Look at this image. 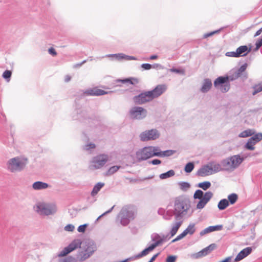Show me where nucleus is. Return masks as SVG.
<instances>
[{"label": "nucleus", "mask_w": 262, "mask_h": 262, "mask_svg": "<svg viewBox=\"0 0 262 262\" xmlns=\"http://www.w3.org/2000/svg\"><path fill=\"white\" fill-rule=\"evenodd\" d=\"M215 247L216 245L215 244H211L208 246L206 247V248L208 250V252L210 253L212 251H213L215 249Z\"/></svg>", "instance_id": "58"}, {"label": "nucleus", "mask_w": 262, "mask_h": 262, "mask_svg": "<svg viewBox=\"0 0 262 262\" xmlns=\"http://www.w3.org/2000/svg\"><path fill=\"white\" fill-rule=\"evenodd\" d=\"M191 209V201L186 195L176 197L173 201V209H171L172 216L176 220H181L187 216Z\"/></svg>", "instance_id": "2"}, {"label": "nucleus", "mask_w": 262, "mask_h": 262, "mask_svg": "<svg viewBox=\"0 0 262 262\" xmlns=\"http://www.w3.org/2000/svg\"><path fill=\"white\" fill-rule=\"evenodd\" d=\"M159 254L160 253H157V254L154 255L148 262H154L156 258L158 256Z\"/></svg>", "instance_id": "62"}, {"label": "nucleus", "mask_w": 262, "mask_h": 262, "mask_svg": "<svg viewBox=\"0 0 262 262\" xmlns=\"http://www.w3.org/2000/svg\"><path fill=\"white\" fill-rule=\"evenodd\" d=\"M150 149V146H145L137 150L136 152V157L137 161L141 162L153 157Z\"/></svg>", "instance_id": "13"}, {"label": "nucleus", "mask_w": 262, "mask_h": 262, "mask_svg": "<svg viewBox=\"0 0 262 262\" xmlns=\"http://www.w3.org/2000/svg\"><path fill=\"white\" fill-rule=\"evenodd\" d=\"M221 28L219 29V30H215V31H212V32H209V33H205L203 35V38H206L208 37H210V36H212L213 35L215 34V33H218L221 30Z\"/></svg>", "instance_id": "49"}, {"label": "nucleus", "mask_w": 262, "mask_h": 262, "mask_svg": "<svg viewBox=\"0 0 262 262\" xmlns=\"http://www.w3.org/2000/svg\"><path fill=\"white\" fill-rule=\"evenodd\" d=\"M255 50H257L259 49V48L262 46V37L261 38L257 39L256 42H255Z\"/></svg>", "instance_id": "55"}, {"label": "nucleus", "mask_w": 262, "mask_h": 262, "mask_svg": "<svg viewBox=\"0 0 262 262\" xmlns=\"http://www.w3.org/2000/svg\"><path fill=\"white\" fill-rule=\"evenodd\" d=\"M49 187L48 183L41 181H36L32 185V188L34 190H38L45 189Z\"/></svg>", "instance_id": "26"}, {"label": "nucleus", "mask_w": 262, "mask_h": 262, "mask_svg": "<svg viewBox=\"0 0 262 262\" xmlns=\"http://www.w3.org/2000/svg\"><path fill=\"white\" fill-rule=\"evenodd\" d=\"M153 99L149 92L143 91L139 94L133 97V101L135 104L142 105L146 103L150 102Z\"/></svg>", "instance_id": "11"}, {"label": "nucleus", "mask_w": 262, "mask_h": 262, "mask_svg": "<svg viewBox=\"0 0 262 262\" xmlns=\"http://www.w3.org/2000/svg\"><path fill=\"white\" fill-rule=\"evenodd\" d=\"M129 114L133 119L142 120L147 116V111L141 106H134L129 110Z\"/></svg>", "instance_id": "12"}, {"label": "nucleus", "mask_w": 262, "mask_h": 262, "mask_svg": "<svg viewBox=\"0 0 262 262\" xmlns=\"http://www.w3.org/2000/svg\"><path fill=\"white\" fill-rule=\"evenodd\" d=\"M141 67L144 70H148L152 68V65L147 63H142Z\"/></svg>", "instance_id": "53"}, {"label": "nucleus", "mask_w": 262, "mask_h": 262, "mask_svg": "<svg viewBox=\"0 0 262 262\" xmlns=\"http://www.w3.org/2000/svg\"><path fill=\"white\" fill-rule=\"evenodd\" d=\"M229 206V201L226 199L221 200L217 204V208L220 210H224Z\"/></svg>", "instance_id": "29"}, {"label": "nucleus", "mask_w": 262, "mask_h": 262, "mask_svg": "<svg viewBox=\"0 0 262 262\" xmlns=\"http://www.w3.org/2000/svg\"><path fill=\"white\" fill-rule=\"evenodd\" d=\"M195 232V224L194 223H190L187 226L186 229L183 231V232L185 233L186 236L187 234L192 235Z\"/></svg>", "instance_id": "30"}, {"label": "nucleus", "mask_w": 262, "mask_h": 262, "mask_svg": "<svg viewBox=\"0 0 262 262\" xmlns=\"http://www.w3.org/2000/svg\"><path fill=\"white\" fill-rule=\"evenodd\" d=\"M115 205H114L112 208H111L109 210H108L107 211H105V212H104L103 213H102L101 215H100V216H101V217L104 216V215L111 213L113 209L114 208Z\"/></svg>", "instance_id": "61"}, {"label": "nucleus", "mask_w": 262, "mask_h": 262, "mask_svg": "<svg viewBox=\"0 0 262 262\" xmlns=\"http://www.w3.org/2000/svg\"><path fill=\"white\" fill-rule=\"evenodd\" d=\"M12 75V72L10 70H6L4 72L2 77L6 80L7 82L10 80V78Z\"/></svg>", "instance_id": "43"}, {"label": "nucleus", "mask_w": 262, "mask_h": 262, "mask_svg": "<svg viewBox=\"0 0 262 262\" xmlns=\"http://www.w3.org/2000/svg\"><path fill=\"white\" fill-rule=\"evenodd\" d=\"M246 158L247 156L245 155L241 156L239 155H236L222 160L221 163L225 169H235L240 165Z\"/></svg>", "instance_id": "7"}, {"label": "nucleus", "mask_w": 262, "mask_h": 262, "mask_svg": "<svg viewBox=\"0 0 262 262\" xmlns=\"http://www.w3.org/2000/svg\"><path fill=\"white\" fill-rule=\"evenodd\" d=\"M155 244H151L148 247L144 249L143 251H142L140 253H138L136 255L135 257L136 259L140 258L142 257L146 256L148 254L149 252L152 251L154 249H155L157 247V245Z\"/></svg>", "instance_id": "21"}, {"label": "nucleus", "mask_w": 262, "mask_h": 262, "mask_svg": "<svg viewBox=\"0 0 262 262\" xmlns=\"http://www.w3.org/2000/svg\"><path fill=\"white\" fill-rule=\"evenodd\" d=\"M228 201H229V204L233 205L238 200V195L235 193H232L228 195L227 197Z\"/></svg>", "instance_id": "32"}, {"label": "nucleus", "mask_w": 262, "mask_h": 262, "mask_svg": "<svg viewBox=\"0 0 262 262\" xmlns=\"http://www.w3.org/2000/svg\"><path fill=\"white\" fill-rule=\"evenodd\" d=\"M209 164L212 169L211 171L212 172V174L221 171L224 169L221 167V166H222L221 164H220L219 163H214V162H211L209 163Z\"/></svg>", "instance_id": "27"}, {"label": "nucleus", "mask_w": 262, "mask_h": 262, "mask_svg": "<svg viewBox=\"0 0 262 262\" xmlns=\"http://www.w3.org/2000/svg\"><path fill=\"white\" fill-rule=\"evenodd\" d=\"M223 229V225H217L215 226H210L208 227L207 228L202 230L200 233V236H202L205 235L206 234L210 233L211 232H213L215 231H220Z\"/></svg>", "instance_id": "19"}, {"label": "nucleus", "mask_w": 262, "mask_h": 262, "mask_svg": "<svg viewBox=\"0 0 262 262\" xmlns=\"http://www.w3.org/2000/svg\"><path fill=\"white\" fill-rule=\"evenodd\" d=\"M104 57H115L116 59L120 60L121 59H125L126 60H137L138 59L135 56L126 55L123 53H118V54H107L103 56L102 58Z\"/></svg>", "instance_id": "17"}, {"label": "nucleus", "mask_w": 262, "mask_h": 262, "mask_svg": "<svg viewBox=\"0 0 262 262\" xmlns=\"http://www.w3.org/2000/svg\"><path fill=\"white\" fill-rule=\"evenodd\" d=\"M175 174V172L173 170H169L168 171L162 173L160 174L159 178L162 179H166L173 176Z\"/></svg>", "instance_id": "34"}, {"label": "nucleus", "mask_w": 262, "mask_h": 262, "mask_svg": "<svg viewBox=\"0 0 262 262\" xmlns=\"http://www.w3.org/2000/svg\"><path fill=\"white\" fill-rule=\"evenodd\" d=\"M251 47L248 48L247 46H241L237 48L236 52L237 53L238 57H243L246 56L248 53L251 51Z\"/></svg>", "instance_id": "22"}, {"label": "nucleus", "mask_w": 262, "mask_h": 262, "mask_svg": "<svg viewBox=\"0 0 262 262\" xmlns=\"http://www.w3.org/2000/svg\"><path fill=\"white\" fill-rule=\"evenodd\" d=\"M71 117L73 120H77L81 122H90L91 118L88 115L86 110L79 108L74 110L71 114Z\"/></svg>", "instance_id": "10"}, {"label": "nucleus", "mask_w": 262, "mask_h": 262, "mask_svg": "<svg viewBox=\"0 0 262 262\" xmlns=\"http://www.w3.org/2000/svg\"><path fill=\"white\" fill-rule=\"evenodd\" d=\"M170 71L172 72H174L178 74H184V71L182 70L176 69V68H172L170 69Z\"/></svg>", "instance_id": "56"}, {"label": "nucleus", "mask_w": 262, "mask_h": 262, "mask_svg": "<svg viewBox=\"0 0 262 262\" xmlns=\"http://www.w3.org/2000/svg\"><path fill=\"white\" fill-rule=\"evenodd\" d=\"M79 248L76 255V261H83L91 257L97 250L95 243L92 240L85 241L82 243L80 239H74L67 247H65L58 254L59 257L67 255L76 249Z\"/></svg>", "instance_id": "1"}, {"label": "nucleus", "mask_w": 262, "mask_h": 262, "mask_svg": "<svg viewBox=\"0 0 262 262\" xmlns=\"http://www.w3.org/2000/svg\"><path fill=\"white\" fill-rule=\"evenodd\" d=\"M176 152L174 150L168 149L165 151H162L161 157H169L174 154Z\"/></svg>", "instance_id": "44"}, {"label": "nucleus", "mask_w": 262, "mask_h": 262, "mask_svg": "<svg viewBox=\"0 0 262 262\" xmlns=\"http://www.w3.org/2000/svg\"><path fill=\"white\" fill-rule=\"evenodd\" d=\"M149 164L156 165L161 163V161L158 159H155L148 162Z\"/></svg>", "instance_id": "57"}, {"label": "nucleus", "mask_w": 262, "mask_h": 262, "mask_svg": "<svg viewBox=\"0 0 262 262\" xmlns=\"http://www.w3.org/2000/svg\"><path fill=\"white\" fill-rule=\"evenodd\" d=\"M160 133L157 129L152 128L146 130L140 133L139 138L141 141L145 142L155 140L160 137Z\"/></svg>", "instance_id": "9"}, {"label": "nucleus", "mask_w": 262, "mask_h": 262, "mask_svg": "<svg viewBox=\"0 0 262 262\" xmlns=\"http://www.w3.org/2000/svg\"><path fill=\"white\" fill-rule=\"evenodd\" d=\"M247 63H245L243 64L239 69L237 70H234L237 75H239V77L243 75V73L244 72L247 67Z\"/></svg>", "instance_id": "42"}, {"label": "nucleus", "mask_w": 262, "mask_h": 262, "mask_svg": "<svg viewBox=\"0 0 262 262\" xmlns=\"http://www.w3.org/2000/svg\"><path fill=\"white\" fill-rule=\"evenodd\" d=\"M48 52L49 54H50L52 56H54L57 55V52H56L55 50L52 47L49 49Z\"/></svg>", "instance_id": "59"}, {"label": "nucleus", "mask_w": 262, "mask_h": 262, "mask_svg": "<svg viewBox=\"0 0 262 262\" xmlns=\"http://www.w3.org/2000/svg\"><path fill=\"white\" fill-rule=\"evenodd\" d=\"M185 236H186V235L183 232L182 233H181L180 234H179V235H178L176 237H177V239H178V241H179V240L182 239L183 238H184Z\"/></svg>", "instance_id": "63"}, {"label": "nucleus", "mask_w": 262, "mask_h": 262, "mask_svg": "<svg viewBox=\"0 0 262 262\" xmlns=\"http://www.w3.org/2000/svg\"><path fill=\"white\" fill-rule=\"evenodd\" d=\"M115 205H114L112 208H111L109 210H108L107 211H105V212H104L103 213H102L101 215H100V216H101V217L104 216V215L111 213L113 209L114 208Z\"/></svg>", "instance_id": "60"}, {"label": "nucleus", "mask_w": 262, "mask_h": 262, "mask_svg": "<svg viewBox=\"0 0 262 262\" xmlns=\"http://www.w3.org/2000/svg\"><path fill=\"white\" fill-rule=\"evenodd\" d=\"M254 142H251V140H248L247 142L244 145V148L249 150H253L255 149Z\"/></svg>", "instance_id": "45"}, {"label": "nucleus", "mask_w": 262, "mask_h": 262, "mask_svg": "<svg viewBox=\"0 0 262 262\" xmlns=\"http://www.w3.org/2000/svg\"><path fill=\"white\" fill-rule=\"evenodd\" d=\"M248 140H251V142H254L253 143L255 144L262 140V133H257L250 137Z\"/></svg>", "instance_id": "36"}, {"label": "nucleus", "mask_w": 262, "mask_h": 262, "mask_svg": "<svg viewBox=\"0 0 262 262\" xmlns=\"http://www.w3.org/2000/svg\"><path fill=\"white\" fill-rule=\"evenodd\" d=\"M252 89L254 91L252 94L254 96L262 91V84L261 83L255 84L252 86Z\"/></svg>", "instance_id": "39"}, {"label": "nucleus", "mask_w": 262, "mask_h": 262, "mask_svg": "<svg viewBox=\"0 0 262 262\" xmlns=\"http://www.w3.org/2000/svg\"><path fill=\"white\" fill-rule=\"evenodd\" d=\"M113 91H105L98 89L97 87L90 88L86 90L83 94L86 96H102L112 93Z\"/></svg>", "instance_id": "15"}, {"label": "nucleus", "mask_w": 262, "mask_h": 262, "mask_svg": "<svg viewBox=\"0 0 262 262\" xmlns=\"http://www.w3.org/2000/svg\"><path fill=\"white\" fill-rule=\"evenodd\" d=\"M211 186V184L209 181H204L203 182H201L198 183L196 186L199 188H201L203 190H207L209 189Z\"/></svg>", "instance_id": "35"}, {"label": "nucleus", "mask_w": 262, "mask_h": 262, "mask_svg": "<svg viewBox=\"0 0 262 262\" xmlns=\"http://www.w3.org/2000/svg\"><path fill=\"white\" fill-rule=\"evenodd\" d=\"M28 159L16 157L9 159L7 163V168L11 172L21 171L26 166Z\"/></svg>", "instance_id": "6"}, {"label": "nucleus", "mask_w": 262, "mask_h": 262, "mask_svg": "<svg viewBox=\"0 0 262 262\" xmlns=\"http://www.w3.org/2000/svg\"><path fill=\"white\" fill-rule=\"evenodd\" d=\"M59 262H76V260L74 257L69 256L60 259Z\"/></svg>", "instance_id": "47"}, {"label": "nucleus", "mask_w": 262, "mask_h": 262, "mask_svg": "<svg viewBox=\"0 0 262 262\" xmlns=\"http://www.w3.org/2000/svg\"><path fill=\"white\" fill-rule=\"evenodd\" d=\"M177 256L169 255L166 259V262H175L177 259Z\"/></svg>", "instance_id": "51"}, {"label": "nucleus", "mask_w": 262, "mask_h": 262, "mask_svg": "<svg viewBox=\"0 0 262 262\" xmlns=\"http://www.w3.org/2000/svg\"><path fill=\"white\" fill-rule=\"evenodd\" d=\"M96 147V145L94 143H90L85 144L83 146V149L89 151L92 149H94Z\"/></svg>", "instance_id": "46"}, {"label": "nucleus", "mask_w": 262, "mask_h": 262, "mask_svg": "<svg viewBox=\"0 0 262 262\" xmlns=\"http://www.w3.org/2000/svg\"><path fill=\"white\" fill-rule=\"evenodd\" d=\"M118 81H120L123 83L128 82L133 85L138 83V80L135 78H126L122 80L119 79Z\"/></svg>", "instance_id": "38"}, {"label": "nucleus", "mask_w": 262, "mask_h": 262, "mask_svg": "<svg viewBox=\"0 0 262 262\" xmlns=\"http://www.w3.org/2000/svg\"><path fill=\"white\" fill-rule=\"evenodd\" d=\"M135 209L133 206L126 205L122 207L116 216V221L123 226H127L135 218Z\"/></svg>", "instance_id": "4"}, {"label": "nucleus", "mask_w": 262, "mask_h": 262, "mask_svg": "<svg viewBox=\"0 0 262 262\" xmlns=\"http://www.w3.org/2000/svg\"><path fill=\"white\" fill-rule=\"evenodd\" d=\"M159 215H163V218L166 220H170L172 217L171 209H168L166 211L163 208H160L158 210Z\"/></svg>", "instance_id": "23"}, {"label": "nucleus", "mask_w": 262, "mask_h": 262, "mask_svg": "<svg viewBox=\"0 0 262 262\" xmlns=\"http://www.w3.org/2000/svg\"><path fill=\"white\" fill-rule=\"evenodd\" d=\"M150 237L151 241L154 242L152 244H155L156 243V245H157V247L161 245L164 242V239L157 233H153L151 234Z\"/></svg>", "instance_id": "24"}, {"label": "nucleus", "mask_w": 262, "mask_h": 262, "mask_svg": "<svg viewBox=\"0 0 262 262\" xmlns=\"http://www.w3.org/2000/svg\"><path fill=\"white\" fill-rule=\"evenodd\" d=\"M104 186V183L102 182L97 183L93 187L91 194L92 196H95L100 189Z\"/></svg>", "instance_id": "28"}, {"label": "nucleus", "mask_w": 262, "mask_h": 262, "mask_svg": "<svg viewBox=\"0 0 262 262\" xmlns=\"http://www.w3.org/2000/svg\"><path fill=\"white\" fill-rule=\"evenodd\" d=\"M225 55L228 57H238L237 53L236 51L227 52Z\"/></svg>", "instance_id": "52"}, {"label": "nucleus", "mask_w": 262, "mask_h": 262, "mask_svg": "<svg viewBox=\"0 0 262 262\" xmlns=\"http://www.w3.org/2000/svg\"><path fill=\"white\" fill-rule=\"evenodd\" d=\"M87 226H88V224H83V225H80L78 227L77 231L79 232L83 233V232H85V231L86 230V228L87 227Z\"/></svg>", "instance_id": "50"}, {"label": "nucleus", "mask_w": 262, "mask_h": 262, "mask_svg": "<svg viewBox=\"0 0 262 262\" xmlns=\"http://www.w3.org/2000/svg\"><path fill=\"white\" fill-rule=\"evenodd\" d=\"M34 211L40 215H50L55 214L57 207L54 204L37 202L33 207Z\"/></svg>", "instance_id": "5"}, {"label": "nucleus", "mask_w": 262, "mask_h": 262, "mask_svg": "<svg viewBox=\"0 0 262 262\" xmlns=\"http://www.w3.org/2000/svg\"><path fill=\"white\" fill-rule=\"evenodd\" d=\"M194 167V164L193 162H190L187 163L186 165L185 166L184 168V171L186 173H190L191 172Z\"/></svg>", "instance_id": "41"}, {"label": "nucleus", "mask_w": 262, "mask_h": 262, "mask_svg": "<svg viewBox=\"0 0 262 262\" xmlns=\"http://www.w3.org/2000/svg\"><path fill=\"white\" fill-rule=\"evenodd\" d=\"M119 168H120V166H112L108 169V170L107 171V173L109 174H113V173H114L115 172L117 171L119 169Z\"/></svg>", "instance_id": "48"}, {"label": "nucleus", "mask_w": 262, "mask_h": 262, "mask_svg": "<svg viewBox=\"0 0 262 262\" xmlns=\"http://www.w3.org/2000/svg\"><path fill=\"white\" fill-rule=\"evenodd\" d=\"M212 86L211 80L209 78H205L203 80L200 91L203 93H206L211 89Z\"/></svg>", "instance_id": "20"}, {"label": "nucleus", "mask_w": 262, "mask_h": 262, "mask_svg": "<svg viewBox=\"0 0 262 262\" xmlns=\"http://www.w3.org/2000/svg\"><path fill=\"white\" fill-rule=\"evenodd\" d=\"M179 222L174 223L172 225V228L170 231V236L168 238L169 239L171 237L173 236L174 235L176 234L178 230L180 228V227L181 226L182 223H183V220H179Z\"/></svg>", "instance_id": "25"}, {"label": "nucleus", "mask_w": 262, "mask_h": 262, "mask_svg": "<svg viewBox=\"0 0 262 262\" xmlns=\"http://www.w3.org/2000/svg\"><path fill=\"white\" fill-rule=\"evenodd\" d=\"M212 170L210 168V166L208 164L203 166L201 168H200L196 172V175L200 177H205L208 176L212 174V172L211 171Z\"/></svg>", "instance_id": "18"}, {"label": "nucleus", "mask_w": 262, "mask_h": 262, "mask_svg": "<svg viewBox=\"0 0 262 262\" xmlns=\"http://www.w3.org/2000/svg\"><path fill=\"white\" fill-rule=\"evenodd\" d=\"M150 150H151V154L152 155V157H161V155L162 154V151L160 149V148L159 146H149Z\"/></svg>", "instance_id": "31"}, {"label": "nucleus", "mask_w": 262, "mask_h": 262, "mask_svg": "<svg viewBox=\"0 0 262 262\" xmlns=\"http://www.w3.org/2000/svg\"><path fill=\"white\" fill-rule=\"evenodd\" d=\"M108 159V158L107 155L101 154L98 155L93 159L92 163L94 164L93 166L95 169H99L105 164Z\"/></svg>", "instance_id": "14"}, {"label": "nucleus", "mask_w": 262, "mask_h": 262, "mask_svg": "<svg viewBox=\"0 0 262 262\" xmlns=\"http://www.w3.org/2000/svg\"><path fill=\"white\" fill-rule=\"evenodd\" d=\"M254 134V132L252 129H248L241 133L238 136L241 138H246L253 136Z\"/></svg>", "instance_id": "37"}, {"label": "nucleus", "mask_w": 262, "mask_h": 262, "mask_svg": "<svg viewBox=\"0 0 262 262\" xmlns=\"http://www.w3.org/2000/svg\"><path fill=\"white\" fill-rule=\"evenodd\" d=\"M261 32H262V30H261V29H259L258 30H257L255 34L254 35V37L259 35L261 34Z\"/></svg>", "instance_id": "64"}, {"label": "nucleus", "mask_w": 262, "mask_h": 262, "mask_svg": "<svg viewBox=\"0 0 262 262\" xmlns=\"http://www.w3.org/2000/svg\"><path fill=\"white\" fill-rule=\"evenodd\" d=\"M235 71L233 69L229 72V75L218 77L214 81V87L219 89L223 93L229 91L230 88V81H233L239 77V75H237Z\"/></svg>", "instance_id": "3"}, {"label": "nucleus", "mask_w": 262, "mask_h": 262, "mask_svg": "<svg viewBox=\"0 0 262 262\" xmlns=\"http://www.w3.org/2000/svg\"><path fill=\"white\" fill-rule=\"evenodd\" d=\"M75 229V227L72 224H68L64 227V230L67 231H73Z\"/></svg>", "instance_id": "54"}, {"label": "nucleus", "mask_w": 262, "mask_h": 262, "mask_svg": "<svg viewBox=\"0 0 262 262\" xmlns=\"http://www.w3.org/2000/svg\"><path fill=\"white\" fill-rule=\"evenodd\" d=\"M213 195V193L210 191L204 193L202 190L197 189L193 194L194 199L200 200L196 205V208L199 209H203L212 198Z\"/></svg>", "instance_id": "8"}, {"label": "nucleus", "mask_w": 262, "mask_h": 262, "mask_svg": "<svg viewBox=\"0 0 262 262\" xmlns=\"http://www.w3.org/2000/svg\"><path fill=\"white\" fill-rule=\"evenodd\" d=\"M209 253V252H208V250L206 247V248H204L203 249H202V250H201L200 251H199L196 253H194L193 255V257L195 258H199L200 257L205 256L208 255Z\"/></svg>", "instance_id": "33"}, {"label": "nucleus", "mask_w": 262, "mask_h": 262, "mask_svg": "<svg viewBox=\"0 0 262 262\" xmlns=\"http://www.w3.org/2000/svg\"><path fill=\"white\" fill-rule=\"evenodd\" d=\"M178 185L180 189L183 191H186L190 187V185L187 182H179Z\"/></svg>", "instance_id": "40"}, {"label": "nucleus", "mask_w": 262, "mask_h": 262, "mask_svg": "<svg viewBox=\"0 0 262 262\" xmlns=\"http://www.w3.org/2000/svg\"><path fill=\"white\" fill-rule=\"evenodd\" d=\"M167 89V86L165 84H159L153 90L149 91L152 99L158 98L163 94Z\"/></svg>", "instance_id": "16"}]
</instances>
